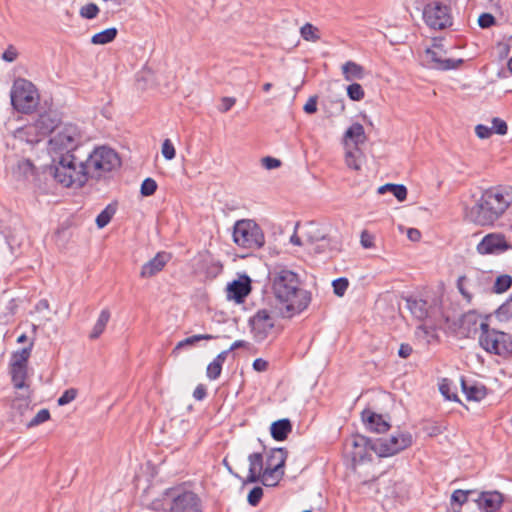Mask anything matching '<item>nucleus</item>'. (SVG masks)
I'll return each instance as SVG.
<instances>
[{"instance_id":"12","label":"nucleus","mask_w":512,"mask_h":512,"mask_svg":"<svg viewBox=\"0 0 512 512\" xmlns=\"http://www.w3.org/2000/svg\"><path fill=\"white\" fill-rule=\"evenodd\" d=\"M169 512H202L201 499L192 491L174 494Z\"/></svg>"},{"instance_id":"5","label":"nucleus","mask_w":512,"mask_h":512,"mask_svg":"<svg viewBox=\"0 0 512 512\" xmlns=\"http://www.w3.org/2000/svg\"><path fill=\"white\" fill-rule=\"evenodd\" d=\"M478 343L489 354L497 355L503 359L512 357V335L491 328L486 322L480 323Z\"/></svg>"},{"instance_id":"30","label":"nucleus","mask_w":512,"mask_h":512,"mask_svg":"<svg viewBox=\"0 0 512 512\" xmlns=\"http://www.w3.org/2000/svg\"><path fill=\"white\" fill-rule=\"evenodd\" d=\"M32 348L33 342L31 341L27 347L14 352L11 357L10 367H27Z\"/></svg>"},{"instance_id":"39","label":"nucleus","mask_w":512,"mask_h":512,"mask_svg":"<svg viewBox=\"0 0 512 512\" xmlns=\"http://www.w3.org/2000/svg\"><path fill=\"white\" fill-rule=\"evenodd\" d=\"M360 154L361 151L359 150V152H356L355 148L347 149L345 153V163L348 168L355 171H359L361 169V165L358 160Z\"/></svg>"},{"instance_id":"62","label":"nucleus","mask_w":512,"mask_h":512,"mask_svg":"<svg viewBox=\"0 0 512 512\" xmlns=\"http://www.w3.org/2000/svg\"><path fill=\"white\" fill-rule=\"evenodd\" d=\"M206 396H207V389H206L205 385H203V384L197 385L195 390H194V392H193V397L196 400L201 401Z\"/></svg>"},{"instance_id":"33","label":"nucleus","mask_w":512,"mask_h":512,"mask_svg":"<svg viewBox=\"0 0 512 512\" xmlns=\"http://www.w3.org/2000/svg\"><path fill=\"white\" fill-rule=\"evenodd\" d=\"M392 193L398 201H404L407 198V188L402 184L387 183L378 188L379 194L386 192Z\"/></svg>"},{"instance_id":"26","label":"nucleus","mask_w":512,"mask_h":512,"mask_svg":"<svg viewBox=\"0 0 512 512\" xmlns=\"http://www.w3.org/2000/svg\"><path fill=\"white\" fill-rule=\"evenodd\" d=\"M292 430L289 419H280L272 423L270 431L271 436L277 441H284Z\"/></svg>"},{"instance_id":"3","label":"nucleus","mask_w":512,"mask_h":512,"mask_svg":"<svg viewBox=\"0 0 512 512\" xmlns=\"http://www.w3.org/2000/svg\"><path fill=\"white\" fill-rule=\"evenodd\" d=\"M511 204L512 187L499 185L484 190L467 215L477 225L491 226Z\"/></svg>"},{"instance_id":"40","label":"nucleus","mask_w":512,"mask_h":512,"mask_svg":"<svg viewBox=\"0 0 512 512\" xmlns=\"http://www.w3.org/2000/svg\"><path fill=\"white\" fill-rule=\"evenodd\" d=\"M473 494H475L474 490H455L451 495V503L462 506L469 500V497Z\"/></svg>"},{"instance_id":"17","label":"nucleus","mask_w":512,"mask_h":512,"mask_svg":"<svg viewBox=\"0 0 512 512\" xmlns=\"http://www.w3.org/2000/svg\"><path fill=\"white\" fill-rule=\"evenodd\" d=\"M171 255L167 252H158L154 258L145 263L140 271V277L151 278L163 270L165 265L170 261Z\"/></svg>"},{"instance_id":"44","label":"nucleus","mask_w":512,"mask_h":512,"mask_svg":"<svg viewBox=\"0 0 512 512\" xmlns=\"http://www.w3.org/2000/svg\"><path fill=\"white\" fill-rule=\"evenodd\" d=\"M157 187L154 179L146 178L141 184L140 192L143 196H151L156 192Z\"/></svg>"},{"instance_id":"29","label":"nucleus","mask_w":512,"mask_h":512,"mask_svg":"<svg viewBox=\"0 0 512 512\" xmlns=\"http://www.w3.org/2000/svg\"><path fill=\"white\" fill-rule=\"evenodd\" d=\"M342 73L346 81L364 78V68L354 61H347L342 66Z\"/></svg>"},{"instance_id":"14","label":"nucleus","mask_w":512,"mask_h":512,"mask_svg":"<svg viewBox=\"0 0 512 512\" xmlns=\"http://www.w3.org/2000/svg\"><path fill=\"white\" fill-rule=\"evenodd\" d=\"M373 444L374 440L366 436L354 435L346 442L345 451L354 463H358L366 459L368 451H373Z\"/></svg>"},{"instance_id":"21","label":"nucleus","mask_w":512,"mask_h":512,"mask_svg":"<svg viewBox=\"0 0 512 512\" xmlns=\"http://www.w3.org/2000/svg\"><path fill=\"white\" fill-rule=\"evenodd\" d=\"M249 461V475L247 477L246 482L255 483L259 480L262 481V473L264 470V459L261 453H251L248 456Z\"/></svg>"},{"instance_id":"32","label":"nucleus","mask_w":512,"mask_h":512,"mask_svg":"<svg viewBox=\"0 0 512 512\" xmlns=\"http://www.w3.org/2000/svg\"><path fill=\"white\" fill-rule=\"evenodd\" d=\"M110 311L108 309H103L89 335V338L95 340L100 337V335L104 332L106 325L110 319Z\"/></svg>"},{"instance_id":"49","label":"nucleus","mask_w":512,"mask_h":512,"mask_svg":"<svg viewBox=\"0 0 512 512\" xmlns=\"http://www.w3.org/2000/svg\"><path fill=\"white\" fill-rule=\"evenodd\" d=\"M77 396V390L74 388L67 389L64 393L58 398L57 403L59 406H64L70 402H72Z\"/></svg>"},{"instance_id":"24","label":"nucleus","mask_w":512,"mask_h":512,"mask_svg":"<svg viewBox=\"0 0 512 512\" xmlns=\"http://www.w3.org/2000/svg\"><path fill=\"white\" fill-rule=\"evenodd\" d=\"M223 266L209 256H204L199 262V270L208 279L216 278L222 272Z\"/></svg>"},{"instance_id":"63","label":"nucleus","mask_w":512,"mask_h":512,"mask_svg":"<svg viewBox=\"0 0 512 512\" xmlns=\"http://www.w3.org/2000/svg\"><path fill=\"white\" fill-rule=\"evenodd\" d=\"M253 368L258 372H264L268 368V362L262 358H257L253 362Z\"/></svg>"},{"instance_id":"61","label":"nucleus","mask_w":512,"mask_h":512,"mask_svg":"<svg viewBox=\"0 0 512 512\" xmlns=\"http://www.w3.org/2000/svg\"><path fill=\"white\" fill-rule=\"evenodd\" d=\"M222 104L220 107V111L225 113L228 112L236 103V99L233 97H223L221 100Z\"/></svg>"},{"instance_id":"57","label":"nucleus","mask_w":512,"mask_h":512,"mask_svg":"<svg viewBox=\"0 0 512 512\" xmlns=\"http://www.w3.org/2000/svg\"><path fill=\"white\" fill-rule=\"evenodd\" d=\"M440 392L442 395L448 399L453 401H459L457 394L450 393V386L449 383L446 382V380L443 381V383L440 385Z\"/></svg>"},{"instance_id":"7","label":"nucleus","mask_w":512,"mask_h":512,"mask_svg":"<svg viewBox=\"0 0 512 512\" xmlns=\"http://www.w3.org/2000/svg\"><path fill=\"white\" fill-rule=\"evenodd\" d=\"M11 103L15 110L21 113H31L39 103L35 86L24 79L15 81L11 91Z\"/></svg>"},{"instance_id":"35","label":"nucleus","mask_w":512,"mask_h":512,"mask_svg":"<svg viewBox=\"0 0 512 512\" xmlns=\"http://www.w3.org/2000/svg\"><path fill=\"white\" fill-rule=\"evenodd\" d=\"M215 338H216V336L211 335V334H199V335H193V336L187 337L177 343V345L173 349V353L175 354L178 350H180L186 346H193L201 340H213Z\"/></svg>"},{"instance_id":"55","label":"nucleus","mask_w":512,"mask_h":512,"mask_svg":"<svg viewBox=\"0 0 512 512\" xmlns=\"http://www.w3.org/2000/svg\"><path fill=\"white\" fill-rule=\"evenodd\" d=\"M468 281L466 276H460L457 280V288L459 292L462 294V296L470 302L472 299V294L469 293L465 287V283Z\"/></svg>"},{"instance_id":"45","label":"nucleus","mask_w":512,"mask_h":512,"mask_svg":"<svg viewBox=\"0 0 512 512\" xmlns=\"http://www.w3.org/2000/svg\"><path fill=\"white\" fill-rule=\"evenodd\" d=\"M50 412L48 409H41L27 424L28 428L38 426L49 420Z\"/></svg>"},{"instance_id":"31","label":"nucleus","mask_w":512,"mask_h":512,"mask_svg":"<svg viewBox=\"0 0 512 512\" xmlns=\"http://www.w3.org/2000/svg\"><path fill=\"white\" fill-rule=\"evenodd\" d=\"M11 401L12 409H16L21 415L29 408L31 403V391L21 390Z\"/></svg>"},{"instance_id":"58","label":"nucleus","mask_w":512,"mask_h":512,"mask_svg":"<svg viewBox=\"0 0 512 512\" xmlns=\"http://www.w3.org/2000/svg\"><path fill=\"white\" fill-rule=\"evenodd\" d=\"M262 164L266 169L271 170L280 167L281 161L277 158L267 156L262 159Z\"/></svg>"},{"instance_id":"60","label":"nucleus","mask_w":512,"mask_h":512,"mask_svg":"<svg viewBox=\"0 0 512 512\" xmlns=\"http://www.w3.org/2000/svg\"><path fill=\"white\" fill-rule=\"evenodd\" d=\"M307 114H314L317 111V96H312L308 99L303 107Z\"/></svg>"},{"instance_id":"36","label":"nucleus","mask_w":512,"mask_h":512,"mask_svg":"<svg viewBox=\"0 0 512 512\" xmlns=\"http://www.w3.org/2000/svg\"><path fill=\"white\" fill-rule=\"evenodd\" d=\"M117 210L116 204H109L101 213L96 217V225L98 228H104L111 221Z\"/></svg>"},{"instance_id":"4","label":"nucleus","mask_w":512,"mask_h":512,"mask_svg":"<svg viewBox=\"0 0 512 512\" xmlns=\"http://www.w3.org/2000/svg\"><path fill=\"white\" fill-rule=\"evenodd\" d=\"M80 134L76 126L65 125L58 129L49 140L50 150L59 154L58 160L54 159L55 164L50 167V174L55 178L56 169L60 166V162L67 155H74L76 150H84L79 145Z\"/></svg>"},{"instance_id":"19","label":"nucleus","mask_w":512,"mask_h":512,"mask_svg":"<svg viewBox=\"0 0 512 512\" xmlns=\"http://www.w3.org/2000/svg\"><path fill=\"white\" fill-rule=\"evenodd\" d=\"M503 495L498 491H483L475 501L484 512H496L502 505Z\"/></svg>"},{"instance_id":"6","label":"nucleus","mask_w":512,"mask_h":512,"mask_svg":"<svg viewBox=\"0 0 512 512\" xmlns=\"http://www.w3.org/2000/svg\"><path fill=\"white\" fill-rule=\"evenodd\" d=\"M234 242L247 249H259L265 243V237L260 226L249 219L238 220L233 229Z\"/></svg>"},{"instance_id":"50","label":"nucleus","mask_w":512,"mask_h":512,"mask_svg":"<svg viewBox=\"0 0 512 512\" xmlns=\"http://www.w3.org/2000/svg\"><path fill=\"white\" fill-rule=\"evenodd\" d=\"M161 152L164 158L167 160H172L173 158H175L176 155L174 145L169 139L164 140Z\"/></svg>"},{"instance_id":"8","label":"nucleus","mask_w":512,"mask_h":512,"mask_svg":"<svg viewBox=\"0 0 512 512\" xmlns=\"http://www.w3.org/2000/svg\"><path fill=\"white\" fill-rule=\"evenodd\" d=\"M412 443L411 433L399 431L389 439H375L372 450L380 457H389L410 447Z\"/></svg>"},{"instance_id":"34","label":"nucleus","mask_w":512,"mask_h":512,"mask_svg":"<svg viewBox=\"0 0 512 512\" xmlns=\"http://www.w3.org/2000/svg\"><path fill=\"white\" fill-rule=\"evenodd\" d=\"M118 34V30L114 27L105 29L96 33L91 38V43L95 45H104L112 42Z\"/></svg>"},{"instance_id":"16","label":"nucleus","mask_w":512,"mask_h":512,"mask_svg":"<svg viewBox=\"0 0 512 512\" xmlns=\"http://www.w3.org/2000/svg\"><path fill=\"white\" fill-rule=\"evenodd\" d=\"M226 290L227 298L240 304L244 302L245 298L251 292V279L247 275H243L239 279L229 283Z\"/></svg>"},{"instance_id":"25","label":"nucleus","mask_w":512,"mask_h":512,"mask_svg":"<svg viewBox=\"0 0 512 512\" xmlns=\"http://www.w3.org/2000/svg\"><path fill=\"white\" fill-rule=\"evenodd\" d=\"M345 140H350L354 144L356 152H359V145L365 143L366 135L362 124L353 123L345 132Z\"/></svg>"},{"instance_id":"27","label":"nucleus","mask_w":512,"mask_h":512,"mask_svg":"<svg viewBox=\"0 0 512 512\" xmlns=\"http://www.w3.org/2000/svg\"><path fill=\"white\" fill-rule=\"evenodd\" d=\"M11 381L15 389L28 390L30 386L26 383L28 377L27 367H10Z\"/></svg>"},{"instance_id":"51","label":"nucleus","mask_w":512,"mask_h":512,"mask_svg":"<svg viewBox=\"0 0 512 512\" xmlns=\"http://www.w3.org/2000/svg\"><path fill=\"white\" fill-rule=\"evenodd\" d=\"M493 133L499 134V135H505L507 133V124L504 120L500 118H493L492 120V127H491Z\"/></svg>"},{"instance_id":"56","label":"nucleus","mask_w":512,"mask_h":512,"mask_svg":"<svg viewBox=\"0 0 512 512\" xmlns=\"http://www.w3.org/2000/svg\"><path fill=\"white\" fill-rule=\"evenodd\" d=\"M475 133L480 139H486L493 134V131L490 127L479 124L475 127Z\"/></svg>"},{"instance_id":"42","label":"nucleus","mask_w":512,"mask_h":512,"mask_svg":"<svg viewBox=\"0 0 512 512\" xmlns=\"http://www.w3.org/2000/svg\"><path fill=\"white\" fill-rule=\"evenodd\" d=\"M347 95L353 101H361L365 92L360 84L352 83L347 87Z\"/></svg>"},{"instance_id":"1","label":"nucleus","mask_w":512,"mask_h":512,"mask_svg":"<svg viewBox=\"0 0 512 512\" xmlns=\"http://www.w3.org/2000/svg\"><path fill=\"white\" fill-rule=\"evenodd\" d=\"M76 152L63 158L55 172V180L65 187H82L89 179L106 178L121 165L118 154L106 146Z\"/></svg>"},{"instance_id":"38","label":"nucleus","mask_w":512,"mask_h":512,"mask_svg":"<svg viewBox=\"0 0 512 512\" xmlns=\"http://www.w3.org/2000/svg\"><path fill=\"white\" fill-rule=\"evenodd\" d=\"M496 316L500 321L512 320V293L511 296L496 310Z\"/></svg>"},{"instance_id":"11","label":"nucleus","mask_w":512,"mask_h":512,"mask_svg":"<svg viewBox=\"0 0 512 512\" xmlns=\"http://www.w3.org/2000/svg\"><path fill=\"white\" fill-rule=\"evenodd\" d=\"M423 61L427 67L443 71L456 69L463 63L462 59L446 58L445 51L439 45L427 48L423 54Z\"/></svg>"},{"instance_id":"48","label":"nucleus","mask_w":512,"mask_h":512,"mask_svg":"<svg viewBox=\"0 0 512 512\" xmlns=\"http://www.w3.org/2000/svg\"><path fill=\"white\" fill-rule=\"evenodd\" d=\"M263 497V489L259 486L250 490L247 501L251 506H257Z\"/></svg>"},{"instance_id":"47","label":"nucleus","mask_w":512,"mask_h":512,"mask_svg":"<svg viewBox=\"0 0 512 512\" xmlns=\"http://www.w3.org/2000/svg\"><path fill=\"white\" fill-rule=\"evenodd\" d=\"M221 371H222V365L213 360L207 366L206 375L210 380H216L220 377Z\"/></svg>"},{"instance_id":"54","label":"nucleus","mask_w":512,"mask_h":512,"mask_svg":"<svg viewBox=\"0 0 512 512\" xmlns=\"http://www.w3.org/2000/svg\"><path fill=\"white\" fill-rule=\"evenodd\" d=\"M495 17L490 13H482L478 18V24L481 28H489L495 24Z\"/></svg>"},{"instance_id":"22","label":"nucleus","mask_w":512,"mask_h":512,"mask_svg":"<svg viewBox=\"0 0 512 512\" xmlns=\"http://www.w3.org/2000/svg\"><path fill=\"white\" fill-rule=\"evenodd\" d=\"M406 305L416 319L423 321L428 317L429 306L426 300L409 296L406 298Z\"/></svg>"},{"instance_id":"53","label":"nucleus","mask_w":512,"mask_h":512,"mask_svg":"<svg viewBox=\"0 0 512 512\" xmlns=\"http://www.w3.org/2000/svg\"><path fill=\"white\" fill-rule=\"evenodd\" d=\"M99 9L96 4L90 3L81 8V16L87 19H93L97 16Z\"/></svg>"},{"instance_id":"41","label":"nucleus","mask_w":512,"mask_h":512,"mask_svg":"<svg viewBox=\"0 0 512 512\" xmlns=\"http://www.w3.org/2000/svg\"><path fill=\"white\" fill-rule=\"evenodd\" d=\"M301 36L306 41L316 42L319 40V35L317 34V29L310 23H306L300 29Z\"/></svg>"},{"instance_id":"23","label":"nucleus","mask_w":512,"mask_h":512,"mask_svg":"<svg viewBox=\"0 0 512 512\" xmlns=\"http://www.w3.org/2000/svg\"><path fill=\"white\" fill-rule=\"evenodd\" d=\"M461 388L468 401H481L487 395V389L484 385L477 383H468L464 377H461Z\"/></svg>"},{"instance_id":"43","label":"nucleus","mask_w":512,"mask_h":512,"mask_svg":"<svg viewBox=\"0 0 512 512\" xmlns=\"http://www.w3.org/2000/svg\"><path fill=\"white\" fill-rule=\"evenodd\" d=\"M332 286L334 294L342 297L349 286V281L345 277H340L332 282Z\"/></svg>"},{"instance_id":"20","label":"nucleus","mask_w":512,"mask_h":512,"mask_svg":"<svg viewBox=\"0 0 512 512\" xmlns=\"http://www.w3.org/2000/svg\"><path fill=\"white\" fill-rule=\"evenodd\" d=\"M361 417L366 428L372 432L384 433L390 428V424L383 416L375 413L371 409H364L361 413Z\"/></svg>"},{"instance_id":"10","label":"nucleus","mask_w":512,"mask_h":512,"mask_svg":"<svg viewBox=\"0 0 512 512\" xmlns=\"http://www.w3.org/2000/svg\"><path fill=\"white\" fill-rule=\"evenodd\" d=\"M288 452L285 448H273L269 451L266 460L265 468L262 473V484L265 486H275L277 481L269 483V477L280 474L283 476V468L287 459Z\"/></svg>"},{"instance_id":"13","label":"nucleus","mask_w":512,"mask_h":512,"mask_svg":"<svg viewBox=\"0 0 512 512\" xmlns=\"http://www.w3.org/2000/svg\"><path fill=\"white\" fill-rule=\"evenodd\" d=\"M510 248H512V246L501 233H489L485 235L476 247L477 252L481 255H499Z\"/></svg>"},{"instance_id":"18","label":"nucleus","mask_w":512,"mask_h":512,"mask_svg":"<svg viewBox=\"0 0 512 512\" xmlns=\"http://www.w3.org/2000/svg\"><path fill=\"white\" fill-rule=\"evenodd\" d=\"M11 174L15 181L29 182L34 180L36 168L28 159H20L11 166Z\"/></svg>"},{"instance_id":"2","label":"nucleus","mask_w":512,"mask_h":512,"mask_svg":"<svg viewBox=\"0 0 512 512\" xmlns=\"http://www.w3.org/2000/svg\"><path fill=\"white\" fill-rule=\"evenodd\" d=\"M269 275L276 299L285 304V310L282 312L284 317L290 318L308 307L311 294L300 287L297 273L284 267H276Z\"/></svg>"},{"instance_id":"15","label":"nucleus","mask_w":512,"mask_h":512,"mask_svg":"<svg viewBox=\"0 0 512 512\" xmlns=\"http://www.w3.org/2000/svg\"><path fill=\"white\" fill-rule=\"evenodd\" d=\"M251 330L258 340H263L273 329L275 322L269 311L262 309L249 320Z\"/></svg>"},{"instance_id":"46","label":"nucleus","mask_w":512,"mask_h":512,"mask_svg":"<svg viewBox=\"0 0 512 512\" xmlns=\"http://www.w3.org/2000/svg\"><path fill=\"white\" fill-rule=\"evenodd\" d=\"M478 320V315L474 311H469L463 314L460 318V327L469 329L471 325H475Z\"/></svg>"},{"instance_id":"9","label":"nucleus","mask_w":512,"mask_h":512,"mask_svg":"<svg viewBox=\"0 0 512 512\" xmlns=\"http://www.w3.org/2000/svg\"><path fill=\"white\" fill-rule=\"evenodd\" d=\"M425 23L432 29L442 30L452 24L450 8L438 1L427 4L423 11Z\"/></svg>"},{"instance_id":"52","label":"nucleus","mask_w":512,"mask_h":512,"mask_svg":"<svg viewBox=\"0 0 512 512\" xmlns=\"http://www.w3.org/2000/svg\"><path fill=\"white\" fill-rule=\"evenodd\" d=\"M307 241L309 243H314L315 241H320V244H317L314 248V251L316 253H322L325 251L326 249V246L330 244L331 240L329 238H326L325 236H321V237H317V238H313V237H308Z\"/></svg>"},{"instance_id":"59","label":"nucleus","mask_w":512,"mask_h":512,"mask_svg":"<svg viewBox=\"0 0 512 512\" xmlns=\"http://www.w3.org/2000/svg\"><path fill=\"white\" fill-rule=\"evenodd\" d=\"M361 245L364 248H372L374 246V236L368 231L364 230L361 233Z\"/></svg>"},{"instance_id":"28","label":"nucleus","mask_w":512,"mask_h":512,"mask_svg":"<svg viewBox=\"0 0 512 512\" xmlns=\"http://www.w3.org/2000/svg\"><path fill=\"white\" fill-rule=\"evenodd\" d=\"M35 129L38 130V132L41 135H48L55 131V129L58 128L57 120L52 118L48 114H42L39 116V118L36 120Z\"/></svg>"},{"instance_id":"64","label":"nucleus","mask_w":512,"mask_h":512,"mask_svg":"<svg viewBox=\"0 0 512 512\" xmlns=\"http://www.w3.org/2000/svg\"><path fill=\"white\" fill-rule=\"evenodd\" d=\"M412 347L409 344H401L398 350V355L401 358H408L412 354Z\"/></svg>"},{"instance_id":"37","label":"nucleus","mask_w":512,"mask_h":512,"mask_svg":"<svg viewBox=\"0 0 512 512\" xmlns=\"http://www.w3.org/2000/svg\"><path fill=\"white\" fill-rule=\"evenodd\" d=\"M512 285V277L508 274L500 275L496 278L493 285V292L501 294L510 289Z\"/></svg>"}]
</instances>
